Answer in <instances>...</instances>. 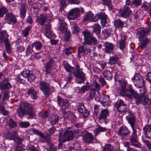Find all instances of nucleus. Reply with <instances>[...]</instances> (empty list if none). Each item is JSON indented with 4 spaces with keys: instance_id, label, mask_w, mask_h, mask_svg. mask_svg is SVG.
<instances>
[{
    "instance_id": "4d7b16f0",
    "label": "nucleus",
    "mask_w": 151,
    "mask_h": 151,
    "mask_svg": "<svg viewBox=\"0 0 151 151\" xmlns=\"http://www.w3.org/2000/svg\"><path fill=\"white\" fill-rule=\"evenodd\" d=\"M56 130L55 127H51L49 129L47 132V134L48 136H50L53 134Z\"/></svg>"
},
{
    "instance_id": "de8ad7c7",
    "label": "nucleus",
    "mask_w": 151,
    "mask_h": 151,
    "mask_svg": "<svg viewBox=\"0 0 151 151\" xmlns=\"http://www.w3.org/2000/svg\"><path fill=\"white\" fill-rule=\"evenodd\" d=\"M40 137L42 138L41 140L42 142H47L48 143V145H49V143H51L50 142L51 139L49 137L45 136L43 133Z\"/></svg>"
},
{
    "instance_id": "20e7f679",
    "label": "nucleus",
    "mask_w": 151,
    "mask_h": 151,
    "mask_svg": "<svg viewBox=\"0 0 151 151\" xmlns=\"http://www.w3.org/2000/svg\"><path fill=\"white\" fill-rule=\"evenodd\" d=\"M127 90L130 94V95H128V98L130 99L133 98L137 104H141L142 102L143 97L137 93L130 86L127 88Z\"/></svg>"
},
{
    "instance_id": "e2e57ef3",
    "label": "nucleus",
    "mask_w": 151,
    "mask_h": 151,
    "mask_svg": "<svg viewBox=\"0 0 151 151\" xmlns=\"http://www.w3.org/2000/svg\"><path fill=\"white\" fill-rule=\"evenodd\" d=\"M29 131L33 133H34L40 136L43 133L40 131L34 128L30 129Z\"/></svg>"
},
{
    "instance_id": "0e129e2a",
    "label": "nucleus",
    "mask_w": 151,
    "mask_h": 151,
    "mask_svg": "<svg viewBox=\"0 0 151 151\" xmlns=\"http://www.w3.org/2000/svg\"><path fill=\"white\" fill-rule=\"evenodd\" d=\"M30 71L29 70H24L21 73L22 76L25 78H28L30 74Z\"/></svg>"
},
{
    "instance_id": "6e6552de",
    "label": "nucleus",
    "mask_w": 151,
    "mask_h": 151,
    "mask_svg": "<svg viewBox=\"0 0 151 151\" xmlns=\"http://www.w3.org/2000/svg\"><path fill=\"white\" fill-rule=\"evenodd\" d=\"M55 58H52L47 60L44 64L45 71L47 74H50L51 71L56 66Z\"/></svg>"
},
{
    "instance_id": "7ed1b4c3",
    "label": "nucleus",
    "mask_w": 151,
    "mask_h": 151,
    "mask_svg": "<svg viewBox=\"0 0 151 151\" xmlns=\"http://www.w3.org/2000/svg\"><path fill=\"white\" fill-rule=\"evenodd\" d=\"M92 45V44H89L83 42L82 45L79 46L78 48V57L80 58L82 56L90 54L91 50L89 46H91Z\"/></svg>"
},
{
    "instance_id": "bf43d9fd",
    "label": "nucleus",
    "mask_w": 151,
    "mask_h": 151,
    "mask_svg": "<svg viewBox=\"0 0 151 151\" xmlns=\"http://www.w3.org/2000/svg\"><path fill=\"white\" fill-rule=\"evenodd\" d=\"M49 147L47 148L48 151H56L57 148L56 146L53 145L51 143H49L48 145Z\"/></svg>"
},
{
    "instance_id": "49530a36",
    "label": "nucleus",
    "mask_w": 151,
    "mask_h": 151,
    "mask_svg": "<svg viewBox=\"0 0 151 151\" xmlns=\"http://www.w3.org/2000/svg\"><path fill=\"white\" fill-rule=\"evenodd\" d=\"M72 33L73 34H75L78 33L80 31V28L77 24H73L72 26Z\"/></svg>"
},
{
    "instance_id": "09e8293b",
    "label": "nucleus",
    "mask_w": 151,
    "mask_h": 151,
    "mask_svg": "<svg viewBox=\"0 0 151 151\" xmlns=\"http://www.w3.org/2000/svg\"><path fill=\"white\" fill-rule=\"evenodd\" d=\"M151 5L149 3L146 2L143 3L141 6V10H144L145 11H148L149 8H150Z\"/></svg>"
},
{
    "instance_id": "13d9d810",
    "label": "nucleus",
    "mask_w": 151,
    "mask_h": 151,
    "mask_svg": "<svg viewBox=\"0 0 151 151\" xmlns=\"http://www.w3.org/2000/svg\"><path fill=\"white\" fill-rule=\"evenodd\" d=\"M90 88V85H86L83 86L81 88L80 92L81 93H83L86 91H88Z\"/></svg>"
},
{
    "instance_id": "4be33fe9",
    "label": "nucleus",
    "mask_w": 151,
    "mask_h": 151,
    "mask_svg": "<svg viewBox=\"0 0 151 151\" xmlns=\"http://www.w3.org/2000/svg\"><path fill=\"white\" fill-rule=\"evenodd\" d=\"M5 19L9 24H11L12 23L15 24L17 21L15 16L11 13L6 14L5 16Z\"/></svg>"
},
{
    "instance_id": "c756f323",
    "label": "nucleus",
    "mask_w": 151,
    "mask_h": 151,
    "mask_svg": "<svg viewBox=\"0 0 151 151\" xmlns=\"http://www.w3.org/2000/svg\"><path fill=\"white\" fill-rule=\"evenodd\" d=\"M147 24V27L145 28H140L138 31H140L142 33L147 35L151 31V22H148Z\"/></svg>"
},
{
    "instance_id": "79ce46f5",
    "label": "nucleus",
    "mask_w": 151,
    "mask_h": 151,
    "mask_svg": "<svg viewBox=\"0 0 151 151\" xmlns=\"http://www.w3.org/2000/svg\"><path fill=\"white\" fill-rule=\"evenodd\" d=\"M104 76L108 80H111L112 77V72L108 70H105L103 73Z\"/></svg>"
},
{
    "instance_id": "f03ea898",
    "label": "nucleus",
    "mask_w": 151,
    "mask_h": 151,
    "mask_svg": "<svg viewBox=\"0 0 151 151\" xmlns=\"http://www.w3.org/2000/svg\"><path fill=\"white\" fill-rule=\"evenodd\" d=\"M17 111L20 117H22L24 115H27L29 116L28 119H32L36 116L33 105L26 101L21 103Z\"/></svg>"
},
{
    "instance_id": "603ef678",
    "label": "nucleus",
    "mask_w": 151,
    "mask_h": 151,
    "mask_svg": "<svg viewBox=\"0 0 151 151\" xmlns=\"http://www.w3.org/2000/svg\"><path fill=\"white\" fill-rule=\"evenodd\" d=\"M101 3L104 5L109 6V10H111L112 9V6H110L111 3V0H102Z\"/></svg>"
},
{
    "instance_id": "473e14b6",
    "label": "nucleus",
    "mask_w": 151,
    "mask_h": 151,
    "mask_svg": "<svg viewBox=\"0 0 151 151\" xmlns=\"http://www.w3.org/2000/svg\"><path fill=\"white\" fill-rule=\"evenodd\" d=\"M45 35L49 39H51L52 37V34L51 31V25L50 24L47 23L45 25Z\"/></svg>"
},
{
    "instance_id": "423d86ee",
    "label": "nucleus",
    "mask_w": 151,
    "mask_h": 151,
    "mask_svg": "<svg viewBox=\"0 0 151 151\" xmlns=\"http://www.w3.org/2000/svg\"><path fill=\"white\" fill-rule=\"evenodd\" d=\"M136 35L139 36V40L140 44V47L142 49H144L149 43L150 39L148 38L147 34L142 33L140 31H137Z\"/></svg>"
},
{
    "instance_id": "b1692460",
    "label": "nucleus",
    "mask_w": 151,
    "mask_h": 151,
    "mask_svg": "<svg viewBox=\"0 0 151 151\" xmlns=\"http://www.w3.org/2000/svg\"><path fill=\"white\" fill-rule=\"evenodd\" d=\"M27 93L32 99H36L38 97L37 91L32 87H31L27 89Z\"/></svg>"
},
{
    "instance_id": "864d4df0",
    "label": "nucleus",
    "mask_w": 151,
    "mask_h": 151,
    "mask_svg": "<svg viewBox=\"0 0 151 151\" xmlns=\"http://www.w3.org/2000/svg\"><path fill=\"white\" fill-rule=\"evenodd\" d=\"M0 113L4 116H7L9 113V112L6 110L5 107L2 105H0Z\"/></svg>"
},
{
    "instance_id": "c03bdc74",
    "label": "nucleus",
    "mask_w": 151,
    "mask_h": 151,
    "mask_svg": "<svg viewBox=\"0 0 151 151\" xmlns=\"http://www.w3.org/2000/svg\"><path fill=\"white\" fill-rule=\"evenodd\" d=\"M111 29L110 28L105 29L102 31V33L104 34V38L107 39L111 34Z\"/></svg>"
},
{
    "instance_id": "2f4dec72",
    "label": "nucleus",
    "mask_w": 151,
    "mask_h": 151,
    "mask_svg": "<svg viewBox=\"0 0 151 151\" xmlns=\"http://www.w3.org/2000/svg\"><path fill=\"white\" fill-rule=\"evenodd\" d=\"M126 37L125 35L122 36L121 39L119 41V49L122 50L126 47Z\"/></svg>"
},
{
    "instance_id": "6ab92c4d",
    "label": "nucleus",
    "mask_w": 151,
    "mask_h": 151,
    "mask_svg": "<svg viewBox=\"0 0 151 151\" xmlns=\"http://www.w3.org/2000/svg\"><path fill=\"white\" fill-rule=\"evenodd\" d=\"M78 111L82 114L84 118H86L88 117L89 114L90 112L85 107L84 105L81 104H79L78 108Z\"/></svg>"
},
{
    "instance_id": "69168bd1",
    "label": "nucleus",
    "mask_w": 151,
    "mask_h": 151,
    "mask_svg": "<svg viewBox=\"0 0 151 151\" xmlns=\"http://www.w3.org/2000/svg\"><path fill=\"white\" fill-rule=\"evenodd\" d=\"M8 11V9L6 7H3L0 8V16L3 17L4 15Z\"/></svg>"
},
{
    "instance_id": "3c124183",
    "label": "nucleus",
    "mask_w": 151,
    "mask_h": 151,
    "mask_svg": "<svg viewBox=\"0 0 151 151\" xmlns=\"http://www.w3.org/2000/svg\"><path fill=\"white\" fill-rule=\"evenodd\" d=\"M19 142L17 144L15 151H23L24 150V145L21 142L22 141L19 140Z\"/></svg>"
},
{
    "instance_id": "a18cd8bd",
    "label": "nucleus",
    "mask_w": 151,
    "mask_h": 151,
    "mask_svg": "<svg viewBox=\"0 0 151 151\" xmlns=\"http://www.w3.org/2000/svg\"><path fill=\"white\" fill-rule=\"evenodd\" d=\"M7 125L9 127L11 128H15L17 125L16 122L13 121L12 118L10 119L8 121Z\"/></svg>"
},
{
    "instance_id": "393cba45",
    "label": "nucleus",
    "mask_w": 151,
    "mask_h": 151,
    "mask_svg": "<svg viewBox=\"0 0 151 151\" xmlns=\"http://www.w3.org/2000/svg\"><path fill=\"white\" fill-rule=\"evenodd\" d=\"M26 5L25 3H20L19 5L20 14L22 18L24 19L25 17L27 9Z\"/></svg>"
},
{
    "instance_id": "412c9836",
    "label": "nucleus",
    "mask_w": 151,
    "mask_h": 151,
    "mask_svg": "<svg viewBox=\"0 0 151 151\" xmlns=\"http://www.w3.org/2000/svg\"><path fill=\"white\" fill-rule=\"evenodd\" d=\"M129 132L127 127L125 126H122L119 127L117 134L122 138L127 136Z\"/></svg>"
},
{
    "instance_id": "a878e982",
    "label": "nucleus",
    "mask_w": 151,
    "mask_h": 151,
    "mask_svg": "<svg viewBox=\"0 0 151 151\" xmlns=\"http://www.w3.org/2000/svg\"><path fill=\"white\" fill-rule=\"evenodd\" d=\"M83 137L84 141L88 143L92 142L93 139L92 134L87 132L83 134Z\"/></svg>"
},
{
    "instance_id": "f704fd0d",
    "label": "nucleus",
    "mask_w": 151,
    "mask_h": 151,
    "mask_svg": "<svg viewBox=\"0 0 151 151\" xmlns=\"http://www.w3.org/2000/svg\"><path fill=\"white\" fill-rule=\"evenodd\" d=\"M32 48H33L37 50H40L42 48L43 45L42 43L39 41H36L31 44Z\"/></svg>"
},
{
    "instance_id": "f257e3e1",
    "label": "nucleus",
    "mask_w": 151,
    "mask_h": 151,
    "mask_svg": "<svg viewBox=\"0 0 151 151\" xmlns=\"http://www.w3.org/2000/svg\"><path fill=\"white\" fill-rule=\"evenodd\" d=\"M126 118L132 129V132L129 137L131 145L136 147L140 148L141 145L139 142L137 138V128L134 126L136 122L135 119L133 114L131 113H129V115L127 116Z\"/></svg>"
},
{
    "instance_id": "e433bc0d",
    "label": "nucleus",
    "mask_w": 151,
    "mask_h": 151,
    "mask_svg": "<svg viewBox=\"0 0 151 151\" xmlns=\"http://www.w3.org/2000/svg\"><path fill=\"white\" fill-rule=\"evenodd\" d=\"M46 16L44 15H41L38 19V23L40 25L42 26L43 28L46 27L45 25L48 23H46Z\"/></svg>"
},
{
    "instance_id": "f3484780",
    "label": "nucleus",
    "mask_w": 151,
    "mask_h": 151,
    "mask_svg": "<svg viewBox=\"0 0 151 151\" xmlns=\"http://www.w3.org/2000/svg\"><path fill=\"white\" fill-rule=\"evenodd\" d=\"M65 19L61 17L59 18L60 26L58 27L59 30L62 33H65L67 31L68 26L67 23L65 22Z\"/></svg>"
},
{
    "instance_id": "680f3d73",
    "label": "nucleus",
    "mask_w": 151,
    "mask_h": 151,
    "mask_svg": "<svg viewBox=\"0 0 151 151\" xmlns=\"http://www.w3.org/2000/svg\"><path fill=\"white\" fill-rule=\"evenodd\" d=\"M70 105V103L68 100L63 101L61 107L63 109H65L68 108Z\"/></svg>"
},
{
    "instance_id": "dca6fc26",
    "label": "nucleus",
    "mask_w": 151,
    "mask_h": 151,
    "mask_svg": "<svg viewBox=\"0 0 151 151\" xmlns=\"http://www.w3.org/2000/svg\"><path fill=\"white\" fill-rule=\"evenodd\" d=\"M11 87V85L9 82V80L7 78H5L0 82V89L1 91L8 90Z\"/></svg>"
},
{
    "instance_id": "aec40b11",
    "label": "nucleus",
    "mask_w": 151,
    "mask_h": 151,
    "mask_svg": "<svg viewBox=\"0 0 151 151\" xmlns=\"http://www.w3.org/2000/svg\"><path fill=\"white\" fill-rule=\"evenodd\" d=\"M9 35L6 30H3L0 32V42H3L4 44L9 43L8 37Z\"/></svg>"
},
{
    "instance_id": "a211bd4d",
    "label": "nucleus",
    "mask_w": 151,
    "mask_h": 151,
    "mask_svg": "<svg viewBox=\"0 0 151 151\" xmlns=\"http://www.w3.org/2000/svg\"><path fill=\"white\" fill-rule=\"evenodd\" d=\"M109 111L108 109H104L101 111L98 118L99 121L101 123L105 122L109 115Z\"/></svg>"
},
{
    "instance_id": "5fc2aeb1",
    "label": "nucleus",
    "mask_w": 151,
    "mask_h": 151,
    "mask_svg": "<svg viewBox=\"0 0 151 151\" xmlns=\"http://www.w3.org/2000/svg\"><path fill=\"white\" fill-rule=\"evenodd\" d=\"M104 96L103 101H100V102L105 107H108V105L109 104V98L106 96V97H107V99L106 100V101L104 99H106V98L105 96Z\"/></svg>"
},
{
    "instance_id": "cd10ccee",
    "label": "nucleus",
    "mask_w": 151,
    "mask_h": 151,
    "mask_svg": "<svg viewBox=\"0 0 151 151\" xmlns=\"http://www.w3.org/2000/svg\"><path fill=\"white\" fill-rule=\"evenodd\" d=\"M144 134L148 139H151V125H149L143 127Z\"/></svg>"
},
{
    "instance_id": "9b49d317",
    "label": "nucleus",
    "mask_w": 151,
    "mask_h": 151,
    "mask_svg": "<svg viewBox=\"0 0 151 151\" xmlns=\"http://www.w3.org/2000/svg\"><path fill=\"white\" fill-rule=\"evenodd\" d=\"M115 107L120 113H126L128 111L126 104L122 100H120L118 103L116 104Z\"/></svg>"
},
{
    "instance_id": "338daca9",
    "label": "nucleus",
    "mask_w": 151,
    "mask_h": 151,
    "mask_svg": "<svg viewBox=\"0 0 151 151\" xmlns=\"http://www.w3.org/2000/svg\"><path fill=\"white\" fill-rule=\"evenodd\" d=\"M64 39L65 41H68L70 38L71 36V34L69 31H66L65 33Z\"/></svg>"
},
{
    "instance_id": "4468645a",
    "label": "nucleus",
    "mask_w": 151,
    "mask_h": 151,
    "mask_svg": "<svg viewBox=\"0 0 151 151\" xmlns=\"http://www.w3.org/2000/svg\"><path fill=\"white\" fill-rule=\"evenodd\" d=\"M80 12L78 8L73 9L69 12L68 18L70 20L75 19L78 17Z\"/></svg>"
},
{
    "instance_id": "58836bf2",
    "label": "nucleus",
    "mask_w": 151,
    "mask_h": 151,
    "mask_svg": "<svg viewBox=\"0 0 151 151\" xmlns=\"http://www.w3.org/2000/svg\"><path fill=\"white\" fill-rule=\"evenodd\" d=\"M50 123L52 126L55 125L59 120V117L56 115H53L52 117L50 116L49 119Z\"/></svg>"
},
{
    "instance_id": "2eb2a0df",
    "label": "nucleus",
    "mask_w": 151,
    "mask_h": 151,
    "mask_svg": "<svg viewBox=\"0 0 151 151\" xmlns=\"http://www.w3.org/2000/svg\"><path fill=\"white\" fill-rule=\"evenodd\" d=\"M76 78L78 80L77 82L80 84L84 83L85 80V75L82 71L79 72H73V74Z\"/></svg>"
},
{
    "instance_id": "ddd939ff",
    "label": "nucleus",
    "mask_w": 151,
    "mask_h": 151,
    "mask_svg": "<svg viewBox=\"0 0 151 151\" xmlns=\"http://www.w3.org/2000/svg\"><path fill=\"white\" fill-rule=\"evenodd\" d=\"M132 11L128 6L125 5L124 7L119 9V16L124 18L129 17Z\"/></svg>"
},
{
    "instance_id": "052dcab7",
    "label": "nucleus",
    "mask_w": 151,
    "mask_h": 151,
    "mask_svg": "<svg viewBox=\"0 0 151 151\" xmlns=\"http://www.w3.org/2000/svg\"><path fill=\"white\" fill-rule=\"evenodd\" d=\"M113 148L110 144L106 145L103 148V151H113Z\"/></svg>"
},
{
    "instance_id": "9d476101",
    "label": "nucleus",
    "mask_w": 151,
    "mask_h": 151,
    "mask_svg": "<svg viewBox=\"0 0 151 151\" xmlns=\"http://www.w3.org/2000/svg\"><path fill=\"white\" fill-rule=\"evenodd\" d=\"M59 134L60 137L59 140L60 145L61 144L62 142H65L67 141L72 140L74 135L72 130L70 129L67 131L65 133L64 135V138H63L61 136L60 132H59Z\"/></svg>"
},
{
    "instance_id": "ea45409f",
    "label": "nucleus",
    "mask_w": 151,
    "mask_h": 151,
    "mask_svg": "<svg viewBox=\"0 0 151 151\" xmlns=\"http://www.w3.org/2000/svg\"><path fill=\"white\" fill-rule=\"evenodd\" d=\"M107 129L105 127H103L100 125H98V127L96 128L94 130L95 136H96L98 135L100 132H104L106 131Z\"/></svg>"
},
{
    "instance_id": "774afa93",
    "label": "nucleus",
    "mask_w": 151,
    "mask_h": 151,
    "mask_svg": "<svg viewBox=\"0 0 151 151\" xmlns=\"http://www.w3.org/2000/svg\"><path fill=\"white\" fill-rule=\"evenodd\" d=\"M115 80L116 82H118L121 83L123 81L122 80L123 76L122 75H116L115 76Z\"/></svg>"
},
{
    "instance_id": "f8f14e48",
    "label": "nucleus",
    "mask_w": 151,
    "mask_h": 151,
    "mask_svg": "<svg viewBox=\"0 0 151 151\" xmlns=\"http://www.w3.org/2000/svg\"><path fill=\"white\" fill-rule=\"evenodd\" d=\"M101 88L100 84L96 81H94L92 83L90 86V91L89 94V99H92L96 93V91L98 92Z\"/></svg>"
},
{
    "instance_id": "5701e85b",
    "label": "nucleus",
    "mask_w": 151,
    "mask_h": 151,
    "mask_svg": "<svg viewBox=\"0 0 151 151\" xmlns=\"http://www.w3.org/2000/svg\"><path fill=\"white\" fill-rule=\"evenodd\" d=\"M6 139L11 140H15L18 139V140L21 141V139L18 137L17 132L15 131H13L7 133L6 135Z\"/></svg>"
},
{
    "instance_id": "c85d7f7f",
    "label": "nucleus",
    "mask_w": 151,
    "mask_h": 151,
    "mask_svg": "<svg viewBox=\"0 0 151 151\" xmlns=\"http://www.w3.org/2000/svg\"><path fill=\"white\" fill-rule=\"evenodd\" d=\"M104 46L105 52L107 53L111 52L114 48L113 44L108 42H105L104 44Z\"/></svg>"
},
{
    "instance_id": "0eeeda50",
    "label": "nucleus",
    "mask_w": 151,
    "mask_h": 151,
    "mask_svg": "<svg viewBox=\"0 0 151 151\" xmlns=\"http://www.w3.org/2000/svg\"><path fill=\"white\" fill-rule=\"evenodd\" d=\"M40 88L46 97H48L52 92L50 87V84L43 81L39 83Z\"/></svg>"
},
{
    "instance_id": "7c9ffc66",
    "label": "nucleus",
    "mask_w": 151,
    "mask_h": 151,
    "mask_svg": "<svg viewBox=\"0 0 151 151\" xmlns=\"http://www.w3.org/2000/svg\"><path fill=\"white\" fill-rule=\"evenodd\" d=\"M32 26L28 25L21 31V35L25 37H27L31 32Z\"/></svg>"
},
{
    "instance_id": "bb28decb",
    "label": "nucleus",
    "mask_w": 151,
    "mask_h": 151,
    "mask_svg": "<svg viewBox=\"0 0 151 151\" xmlns=\"http://www.w3.org/2000/svg\"><path fill=\"white\" fill-rule=\"evenodd\" d=\"M85 20H89L90 22H96L97 21L96 15L94 17V14L91 12L87 13L85 16L84 17Z\"/></svg>"
},
{
    "instance_id": "8fccbe9b",
    "label": "nucleus",
    "mask_w": 151,
    "mask_h": 151,
    "mask_svg": "<svg viewBox=\"0 0 151 151\" xmlns=\"http://www.w3.org/2000/svg\"><path fill=\"white\" fill-rule=\"evenodd\" d=\"M96 19L97 21L99 20V19L101 20L107 17L106 15L104 13L100 12L99 13H97L96 15Z\"/></svg>"
},
{
    "instance_id": "72a5a7b5",
    "label": "nucleus",
    "mask_w": 151,
    "mask_h": 151,
    "mask_svg": "<svg viewBox=\"0 0 151 151\" xmlns=\"http://www.w3.org/2000/svg\"><path fill=\"white\" fill-rule=\"evenodd\" d=\"M143 99L141 104L147 108H151V100L148 97H143Z\"/></svg>"
},
{
    "instance_id": "39448f33",
    "label": "nucleus",
    "mask_w": 151,
    "mask_h": 151,
    "mask_svg": "<svg viewBox=\"0 0 151 151\" xmlns=\"http://www.w3.org/2000/svg\"><path fill=\"white\" fill-rule=\"evenodd\" d=\"M84 36V42L89 44H92L95 45L97 44L98 42L97 39L94 37L93 34L88 29H86L82 32Z\"/></svg>"
},
{
    "instance_id": "1a4fd4ad",
    "label": "nucleus",
    "mask_w": 151,
    "mask_h": 151,
    "mask_svg": "<svg viewBox=\"0 0 151 151\" xmlns=\"http://www.w3.org/2000/svg\"><path fill=\"white\" fill-rule=\"evenodd\" d=\"M132 80L135 86L137 88L143 87L145 84L142 76L139 73H135Z\"/></svg>"
},
{
    "instance_id": "6e6d98bb",
    "label": "nucleus",
    "mask_w": 151,
    "mask_h": 151,
    "mask_svg": "<svg viewBox=\"0 0 151 151\" xmlns=\"http://www.w3.org/2000/svg\"><path fill=\"white\" fill-rule=\"evenodd\" d=\"M19 126L22 128H26L30 125L28 122H21L19 124Z\"/></svg>"
},
{
    "instance_id": "4c0bfd02",
    "label": "nucleus",
    "mask_w": 151,
    "mask_h": 151,
    "mask_svg": "<svg viewBox=\"0 0 151 151\" xmlns=\"http://www.w3.org/2000/svg\"><path fill=\"white\" fill-rule=\"evenodd\" d=\"M114 24L116 28H122L124 27V23L120 19H118L114 21Z\"/></svg>"
},
{
    "instance_id": "a19ab883",
    "label": "nucleus",
    "mask_w": 151,
    "mask_h": 151,
    "mask_svg": "<svg viewBox=\"0 0 151 151\" xmlns=\"http://www.w3.org/2000/svg\"><path fill=\"white\" fill-rule=\"evenodd\" d=\"M93 32L95 33L97 35H99L100 34L101 27L99 24H95L92 26Z\"/></svg>"
},
{
    "instance_id": "c9c22d12",
    "label": "nucleus",
    "mask_w": 151,
    "mask_h": 151,
    "mask_svg": "<svg viewBox=\"0 0 151 151\" xmlns=\"http://www.w3.org/2000/svg\"><path fill=\"white\" fill-rule=\"evenodd\" d=\"M63 66L67 71L70 72L73 74V71L74 70V68L70 65L67 61H64L63 63Z\"/></svg>"
},
{
    "instance_id": "37998d69",
    "label": "nucleus",
    "mask_w": 151,
    "mask_h": 151,
    "mask_svg": "<svg viewBox=\"0 0 151 151\" xmlns=\"http://www.w3.org/2000/svg\"><path fill=\"white\" fill-rule=\"evenodd\" d=\"M118 61V58L117 56H111L109 58V63L111 65L115 64Z\"/></svg>"
}]
</instances>
